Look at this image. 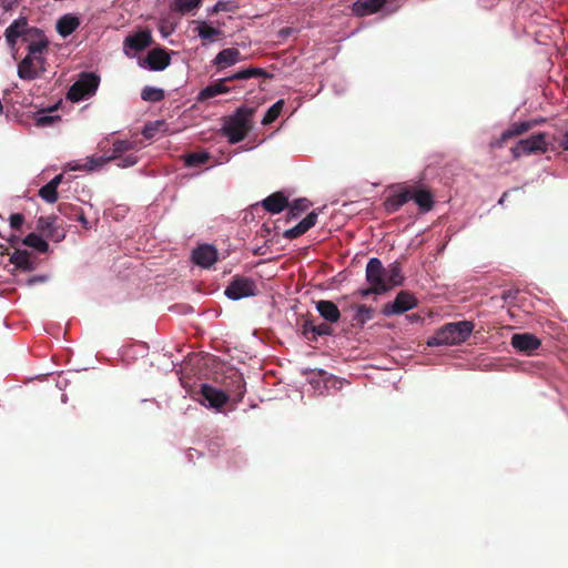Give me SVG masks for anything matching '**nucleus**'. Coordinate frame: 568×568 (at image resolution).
<instances>
[{
	"label": "nucleus",
	"instance_id": "f257e3e1",
	"mask_svg": "<svg viewBox=\"0 0 568 568\" xmlns=\"http://www.w3.org/2000/svg\"><path fill=\"white\" fill-rule=\"evenodd\" d=\"M256 108L241 106L230 115L223 125L224 135L232 144L243 141L253 128Z\"/></svg>",
	"mask_w": 568,
	"mask_h": 568
},
{
	"label": "nucleus",
	"instance_id": "f03ea898",
	"mask_svg": "<svg viewBox=\"0 0 568 568\" xmlns=\"http://www.w3.org/2000/svg\"><path fill=\"white\" fill-rule=\"evenodd\" d=\"M474 329V324L469 321L447 323L429 337V346L457 345L465 342Z\"/></svg>",
	"mask_w": 568,
	"mask_h": 568
},
{
	"label": "nucleus",
	"instance_id": "7ed1b4c3",
	"mask_svg": "<svg viewBox=\"0 0 568 568\" xmlns=\"http://www.w3.org/2000/svg\"><path fill=\"white\" fill-rule=\"evenodd\" d=\"M258 77L272 78V74L267 73L264 69L256 68V67H250V68L240 70V71L233 73L232 75L226 77L224 79H220L215 83H212V84L207 85L206 88H204L199 94V100L204 101V100L214 98L217 94L227 93L230 91V88L225 85L226 82L235 81V80H247L251 78H258Z\"/></svg>",
	"mask_w": 568,
	"mask_h": 568
},
{
	"label": "nucleus",
	"instance_id": "20e7f679",
	"mask_svg": "<svg viewBox=\"0 0 568 568\" xmlns=\"http://www.w3.org/2000/svg\"><path fill=\"white\" fill-rule=\"evenodd\" d=\"M4 37L9 47L14 50L19 38L29 45L43 37V31L37 27H30L28 19L20 17L6 29Z\"/></svg>",
	"mask_w": 568,
	"mask_h": 568
},
{
	"label": "nucleus",
	"instance_id": "39448f33",
	"mask_svg": "<svg viewBox=\"0 0 568 568\" xmlns=\"http://www.w3.org/2000/svg\"><path fill=\"white\" fill-rule=\"evenodd\" d=\"M366 281L369 283V287L363 291V295L369 294H383L390 290V285L386 282V268L377 257H372L367 262Z\"/></svg>",
	"mask_w": 568,
	"mask_h": 568
},
{
	"label": "nucleus",
	"instance_id": "423d86ee",
	"mask_svg": "<svg viewBox=\"0 0 568 568\" xmlns=\"http://www.w3.org/2000/svg\"><path fill=\"white\" fill-rule=\"evenodd\" d=\"M100 78L92 72H83L80 78L70 87L67 98L72 102H79L95 93Z\"/></svg>",
	"mask_w": 568,
	"mask_h": 568
},
{
	"label": "nucleus",
	"instance_id": "0eeeda50",
	"mask_svg": "<svg viewBox=\"0 0 568 568\" xmlns=\"http://www.w3.org/2000/svg\"><path fill=\"white\" fill-rule=\"evenodd\" d=\"M547 133L538 132L529 138L521 139L514 148L511 154L514 159H519L523 154L546 153L548 151Z\"/></svg>",
	"mask_w": 568,
	"mask_h": 568
},
{
	"label": "nucleus",
	"instance_id": "6e6552de",
	"mask_svg": "<svg viewBox=\"0 0 568 568\" xmlns=\"http://www.w3.org/2000/svg\"><path fill=\"white\" fill-rule=\"evenodd\" d=\"M224 293L229 298L234 301L254 296L256 294V283L250 277L235 275L226 286Z\"/></svg>",
	"mask_w": 568,
	"mask_h": 568
},
{
	"label": "nucleus",
	"instance_id": "1a4fd4ad",
	"mask_svg": "<svg viewBox=\"0 0 568 568\" xmlns=\"http://www.w3.org/2000/svg\"><path fill=\"white\" fill-rule=\"evenodd\" d=\"M416 305H417V300L412 293H409L407 291H400L396 295L394 302L386 303L383 306L382 313L385 316L403 314L406 311L414 308Z\"/></svg>",
	"mask_w": 568,
	"mask_h": 568
},
{
	"label": "nucleus",
	"instance_id": "9d476101",
	"mask_svg": "<svg viewBox=\"0 0 568 568\" xmlns=\"http://www.w3.org/2000/svg\"><path fill=\"white\" fill-rule=\"evenodd\" d=\"M44 58L26 55L18 64V75L22 80H34L44 71Z\"/></svg>",
	"mask_w": 568,
	"mask_h": 568
},
{
	"label": "nucleus",
	"instance_id": "9b49d317",
	"mask_svg": "<svg viewBox=\"0 0 568 568\" xmlns=\"http://www.w3.org/2000/svg\"><path fill=\"white\" fill-rule=\"evenodd\" d=\"M131 149H133V142H130L128 140H116L113 143L111 155L90 158L85 163L84 168L88 169L89 171H93L110 161H115L116 159H120V156L123 155V153L130 151Z\"/></svg>",
	"mask_w": 568,
	"mask_h": 568
},
{
	"label": "nucleus",
	"instance_id": "f8f14e48",
	"mask_svg": "<svg viewBox=\"0 0 568 568\" xmlns=\"http://www.w3.org/2000/svg\"><path fill=\"white\" fill-rule=\"evenodd\" d=\"M409 201V187L398 184L395 191L384 200L383 207L388 214H393Z\"/></svg>",
	"mask_w": 568,
	"mask_h": 568
},
{
	"label": "nucleus",
	"instance_id": "ddd939ff",
	"mask_svg": "<svg viewBox=\"0 0 568 568\" xmlns=\"http://www.w3.org/2000/svg\"><path fill=\"white\" fill-rule=\"evenodd\" d=\"M510 344L518 352L531 355L536 349L539 348L541 342L532 334L523 333L514 334Z\"/></svg>",
	"mask_w": 568,
	"mask_h": 568
},
{
	"label": "nucleus",
	"instance_id": "4468645a",
	"mask_svg": "<svg viewBox=\"0 0 568 568\" xmlns=\"http://www.w3.org/2000/svg\"><path fill=\"white\" fill-rule=\"evenodd\" d=\"M217 250L210 244H202L192 252V261L204 268L211 267L217 261Z\"/></svg>",
	"mask_w": 568,
	"mask_h": 568
},
{
	"label": "nucleus",
	"instance_id": "2eb2a0df",
	"mask_svg": "<svg viewBox=\"0 0 568 568\" xmlns=\"http://www.w3.org/2000/svg\"><path fill=\"white\" fill-rule=\"evenodd\" d=\"M201 395L209 403V406L212 408H221L223 407L230 399V396L226 392L216 389L215 387L203 384L201 386Z\"/></svg>",
	"mask_w": 568,
	"mask_h": 568
},
{
	"label": "nucleus",
	"instance_id": "dca6fc26",
	"mask_svg": "<svg viewBox=\"0 0 568 568\" xmlns=\"http://www.w3.org/2000/svg\"><path fill=\"white\" fill-rule=\"evenodd\" d=\"M408 187L410 200L418 205L422 212H429L435 203L433 193L429 190L417 185H410Z\"/></svg>",
	"mask_w": 568,
	"mask_h": 568
},
{
	"label": "nucleus",
	"instance_id": "f3484780",
	"mask_svg": "<svg viewBox=\"0 0 568 568\" xmlns=\"http://www.w3.org/2000/svg\"><path fill=\"white\" fill-rule=\"evenodd\" d=\"M171 58L169 53L161 48H155L149 51L145 57V63L153 71H162L169 67Z\"/></svg>",
	"mask_w": 568,
	"mask_h": 568
},
{
	"label": "nucleus",
	"instance_id": "a211bd4d",
	"mask_svg": "<svg viewBox=\"0 0 568 568\" xmlns=\"http://www.w3.org/2000/svg\"><path fill=\"white\" fill-rule=\"evenodd\" d=\"M152 43V34L150 30H141L124 39V47H129L134 51H142Z\"/></svg>",
	"mask_w": 568,
	"mask_h": 568
},
{
	"label": "nucleus",
	"instance_id": "6ab92c4d",
	"mask_svg": "<svg viewBox=\"0 0 568 568\" xmlns=\"http://www.w3.org/2000/svg\"><path fill=\"white\" fill-rule=\"evenodd\" d=\"M242 55L239 49L236 48H227L220 51L214 58L213 62L220 69H224L231 67L239 61H241Z\"/></svg>",
	"mask_w": 568,
	"mask_h": 568
},
{
	"label": "nucleus",
	"instance_id": "aec40b11",
	"mask_svg": "<svg viewBox=\"0 0 568 568\" xmlns=\"http://www.w3.org/2000/svg\"><path fill=\"white\" fill-rule=\"evenodd\" d=\"M263 207L272 213H281L288 206V200L282 192H275L262 201Z\"/></svg>",
	"mask_w": 568,
	"mask_h": 568
},
{
	"label": "nucleus",
	"instance_id": "412c9836",
	"mask_svg": "<svg viewBox=\"0 0 568 568\" xmlns=\"http://www.w3.org/2000/svg\"><path fill=\"white\" fill-rule=\"evenodd\" d=\"M316 310L320 315L329 323H336L341 317L337 305L332 301L321 300L316 302Z\"/></svg>",
	"mask_w": 568,
	"mask_h": 568
},
{
	"label": "nucleus",
	"instance_id": "4be33fe9",
	"mask_svg": "<svg viewBox=\"0 0 568 568\" xmlns=\"http://www.w3.org/2000/svg\"><path fill=\"white\" fill-rule=\"evenodd\" d=\"M58 211L70 220L79 221L85 229H89V221L84 215L83 210L71 203H60Z\"/></svg>",
	"mask_w": 568,
	"mask_h": 568
},
{
	"label": "nucleus",
	"instance_id": "5701e85b",
	"mask_svg": "<svg viewBox=\"0 0 568 568\" xmlns=\"http://www.w3.org/2000/svg\"><path fill=\"white\" fill-rule=\"evenodd\" d=\"M227 395L230 398H232L235 403H239L243 399L246 387H245V381L241 374L235 373L231 382L227 384Z\"/></svg>",
	"mask_w": 568,
	"mask_h": 568
},
{
	"label": "nucleus",
	"instance_id": "b1692460",
	"mask_svg": "<svg viewBox=\"0 0 568 568\" xmlns=\"http://www.w3.org/2000/svg\"><path fill=\"white\" fill-rule=\"evenodd\" d=\"M79 26V18L71 14H65L58 20L57 31L61 37L65 38L73 33Z\"/></svg>",
	"mask_w": 568,
	"mask_h": 568
},
{
	"label": "nucleus",
	"instance_id": "393cba45",
	"mask_svg": "<svg viewBox=\"0 0 568 568\" xmlns=\"http://www.w3.org/2000/svg\"><path fill=\"white\" fill-rule=\"evenodd\" d=\"M386 0H358L354 3V11L358 16H367L383 8Z\"/></svg>",
	"mask_w": 568,
	"mask_h": 568
},
{
	"label": "nucleus",
	"instance_id": "a878e982",
	"mask_svg": "<svg viewBox=\"0 0 568 568\" xmlns=\"http://www.w3.org/2000/svg\"><path fill=\"white\" fill-rule=\"evenodd\" d=\"M536 121H524V122H517L513 123L510 128H508L506 131L501 133L500 141L506 142L507 140L521 135L526 132H528L530 129L534 128L536 124Z\"/></svg>",
	"mask_w": 568,
	"mask_h": 568
},
{
	"label": "nucleus",
	"instance_id": "bb28decb",
	"mask_svg": "<svg viewBox=\"0 0 568 568\" xmlns=\"http://www.w3.org/2000/svg\"><path fill=\"white\" fill-rule=\"evenodd\" d=\"M10 262L22 271H32L34 268L30 253L26 250H16L10 256Z\"/></svg>",
	"mask_w": 568,
	"mask_h": 568
},
{
	"label": "nucleus",
	"instance_id": "cd10ccee",
	"mask_svg": "<svg viewBox=\"0 0 568 568\" xmlns=\"http://www.w3.org/2000/svg\"><path fill=\"white\" fill-rule=\"evenodd\" d=\"M57 216H40L37 221V230L49 239L55 237Z\"/></svg>",
	"mask_w": 568,
	"mask_h": 568
},
{
	"label": "nucleus",
	"instance_id": "c85d7f7f",
	"mask_svg": "<svg viewBox=\"0 0 568 568\" xmlns=\"http://www.w3.org/2000/svg\"><path fill=\"white\" fill-rule=\"evenodd\" d=\"M386 282L390 285V288L403 284L404 275L399 262L396 261L386 268Z\"/></svg>",
	"mask_w": 568,
	"mask_h": 568
},
{
	"label": "nucleus",
	"instance_id": "c756f323",
	"mask_svg": "<svg viewBox=\"0 0 568 568\" xmlns=\"http://www.w3.org/2000/svg\"><path fill=\"white\" fill-rule=\"evenodd\" d=\"M311 202L307 199H297L288 204L287 217L288 220L297 219L302 213L307 211L311 206Z\"/></svg>",
	"mask_w": 568,
	"mask_h": 568
},
{
	"label": "nucleus",
	"instance_id": "7c9ffc66",
	"mask_svg": "<svg viewBox=\"0 0 568 568\" xmlns=\"http://www.w3.org/2000/svg\"><path fill=\"white\" fill-rule=\"evenodd\" d=\"M22 243L26 246L32 247L37 250L40 253H47L49 251V244L47 241H44L40 235L36 233L28 234L23 240Z\"/></svg>",
	"mask_w": 568,
	"mask_h": 568
},
{
	"label": "nucleus",
	"instance_id": "2f4dec72",
	"mask_svg": "<svg viewBox=\"0 0 568 568\" xmlns=\"http://www.w3.org/2000/svg\"><path fill=\"white\" fill-rule=\"evenodd\" d=\"M168 124L164 120H156L145 124L142 134L145 139H152L160 131H166Z\"/></svg>",
	"mask_w": 568,
	"mask_h": 568
},
{
	"label": "nucleus",
	"instance_id": "473e14b6",
	"mask_svg": "<svg viewBox=\"0 0 568 568\" xmlns=\"http://www.w3.org/2000/svg\"><path fill=\"white\" fill-rule=\"evenodd\" d=\"M203 0H174L172 9L182 14L187 13L201 6Z\"/></svg>",
	"mask_w": 568,
	"mask_h": 568
},
{
	"label": "nucleus",
	"instance_id": "72a5a7b5",
	"mask_svg": "<svg viewBox=\"0 0 568 568\" xmlns=\"http://www.w3.org/2000/svg\"><path fill=\"white\" fill-rule=\"evenodd\" d=\"M49 40L43 33L34 43L28 45V54L31 57H42V53L48 51Z\"/></svg>",
	"mask_w": 568,
	"mask_h": 568
},
{
	"label": "nucleus",
	"instance_id": "f704fd0d",
	"mask_svg": "<svg viewBox=\"0 0 568 568\" xmlns=\"http://www.w3.org/2000/svg\"><path fill=\"white\" fill-rule=\"evenodd\" d=\"M283 105H284V101L278 100L272 106H270L262 119V124L263 125L272 124L280 116Z\"/></svg>",
	"mask_w": 568,
	"mask_h": 568
},
{
	"label": "nucleus",
	"instance_id": "c9c22d12",
	"mask_svg": "<svg viewBox=\"0 0 568 568\" xmlns=\"http://www.w3.org/2000/svg\"><path fill=\"white\" fill-rule=\"evenodd\" d=\"M164 97V90L154 87H145L141 93V98L148 102H160Z\"/></svg>",
	"mask_w": 568,
	"mask_h": 568
},
{
	"label": "nucleus",
	"instance_id": "e433bc0d",
	"mask_svg": "<svg viewBox=\"0 0 568 568\" xmlns=\"http://www.w3.org/2000/svg\"><path fill=\"white\" fill-rule=\"evenodd\" d=\"M39 196L48 203H55L59 199L57 187L50 182L39 190Z\"/></svg>",
	"mask_w": 568,
	"mask_h": 568
},
{
	"label": "nucleus",
	"instance_id": "4c0bfd02",
	"mask_svg": "<svg viewBox=\"0 0 568 568\" xmlns=\"http://www.w3.org/2000/svg\"><path fill=\"white\" fill-rule=\"evenodd\" d=\"M210 159L206 152H192L185 156V164L187 166H199L205 164Z\"/></svg>",
	"mask_w": 568,
	"mask_h": 568
},
{
	"label": "nucleus",
	"instance_id": "58836bf2",
	"mask_svg": "<svg viewBox=\"0 0 568 568\" xmlns=\"http://www.w3.org/2000/svg\"><path fill=\"white\" fill-rule=\"evenodd\" d=\"M374 311L371 306H367L365 304L358 305L356 310V314L354 316V320L359 323L364 324L367 321L373 318Z\"/></svg>",
	"mask_w": 568,
	"mask_h": 568
},
{
	"label": "nucleus",
	"instance_id": "ea45409f",
	"mask_svg": "<svg viewBox=\"0 0 568 568\" xmlns=\"http://www.w3.org/2000/svg\"><path fill=\"white\" fill-rule=\"evenodd\" d=\"M221 31L214 27H211L206 24L205 22H202L197 27V34L203 40H213L216 36H219Z\"/></svg>",
	"mask_w": 568,
	"mask_h": 568
},
{
	"label": "nucleus",
	"instance_id": "a19ab883",
	"mask_svg": "<svg viewBox=\"0 0 568 568\" xmlns=\"http://www.w3.org/2000/svg\"><path fill=\"white\" fill-rule=\"evenodd\" d=\"M318 214L316 211H312L304 217L298 226L302 230L303 234H305L310 229H312L316 222H317Z\"/></svg>",
	"mask_w": 568,
	"mask_h": 568
},
{
	"label": "nucleus",
	"instance_id": "79ce46f5",
	"mask_svg": "<svg viewBox=\"0 0 568 568\" xmlns=\"http://www.w3.org/2000/svg\"><path fill=\"white\" fill-rule=\"evenodd\" d=\"M57 121H60L59 115H49V114H45L44 112H39L38 115L36 116V125L37 126H42V128L49 126Z\"/></svg>",
	"mask_w": 568,
	"mask_h": 568
},
{
	"label": "nucleus",
	"instance_id": "37998d69",
	"mask_svg": "<svg viewBox=\"0 0 568 568\" xmlns=\"http://www.w3.org/2000/svg\"><path fill=\"white\" fill-rule=\"evenodd\" d=\"M115 161H118L116 165L119 168L125 169L135 165L139 161V158L135 154L131 153L125 156L121 155L120 159H116Z\"/></svg>",
	"mask_w": 568,
	"mask_h": 568
},
{
	"label": "nucleus",
	"instance_id": "c03bdc74",
	"mask_svg": "<svg viewBox=\"0 0 568 568\" xmlns=\"http://www.w3.org/2000/svg\"><path fill=\"white\" fill-rule=\"evenodd\" d=\"M316 325L312 321H306L303 324V334L304 336L312 342L316 341Z\"/></svg>",
	"mask_w": 568,
	"mask_h": 568
},
{
	"label": "nucleus",
	"instance_id": "a18cd8bd",
	"mask_svg": "<svg viewBox=\"0 0 568 568\" xmlns=\"http://www.w3.org/2000/svg\"><path fill=\"white\" fill-rule=\"evenodd\" d=\"M10 227L13 230H20L24 223V216L21 213H13L9 217Z\"/></svg>",
	"mask_w": 568,
	"mask_h": 568
},
{
	"label": "nucleus",
	"instance_id": "49530a36",
	"mask_svg": "<svg viewBox=\"0 0 568 568\" xmlns=\"http://www.w3.org/2000/svg\"><path fill=\"white\" fill-rule=\"evenodd\" d=\"M315 333H316V337L317 336H328V335L333 334V328L327 323H321V324L316 325Z\"/></svg>",
	"mask_w": 568,
	"mask_h": 568
},
{
	"label": "nucleus",
	"instance_id": "de8ad7c7",
	"mask_svg": "<svg viewBox=\"0 0 568 568\" xmlns=\"http://www.w3.org/2000/svg\"><path fill=\"white\" fill-rule=\"evenodd\" d=\"M301 235H303L302 230L300 229L298 224H296L294 227L286 230L283 233V236L288 240L297 239Z\"/></svg>",
	"mask_w": 568,
	"mask_h": 568
},
{
	"label": "nucleus",
	"instance_id": "09e8293b",
	"mask_svg": "<svg viewBox=\"0 0 568 568\" xmlns=\"http://www.w3.org/2000/svg\"><path fill=\"white\" fill-rule=\"evenodd\" d=\"M229 10V3L224 1H217L215 6L212 8V13H217L221 11H227Z\"/></svg>",
	"mask_w": 568,
	"mask_h": 568
},
{
	"label": "nucleus",
	"instance_id": "8fccbe9b",
	"mask_svg": "<svg viewBox=\"0 0 568 568\" xmlns=\"http://www.w3.org/2000/svg\"><path fill=\"white\" fill-rule=\"evenodd\" d=\"M559 145L565 150L568 151V130L562 135Z\"/></svg>",
	"mask_w": 568,
	"mask_h": 568
},
{
	"label": "nucleus",
	"instance_id": "3c124183",
	"mask_svg": "<svg viewBox=\"0 0 568 568\" xmlns=\"http://www.w3.org/2000/svg\"><path fill=\"white\" fill-rule=\"evenodd\" d=\"M62 180H63V174H58V175H55V176L50 181V183H51V184H53V185L58 189V186L61 184Z\"/></svg>",
	"mask_w": 568,
	"mask_h": 568
},
{
	"label": "nucleus",
	"instance_id": "603ef678",
	"mask_svg": "<svg viewBox=\"0 0 568 568\" xmlns=\"http://www.w3.org/2000/svg\"><path fill=\"white\" fill-rule=\"evenodd\" d=\"M44 278L43 277H32L28 281V283L31 285L36 282H40V281H43Z\"/></svg>",
	"mask_w": 568,
	"mask_h": 568
},
{
	"label": "nucleus",
	"instance_id": "864d4df0",
	"mask_svg": "<svg viewBox=\"0 0 568 568\" xmlns=\"http://www.w3.org/2000/svg\"><path fill=\"white\" fill-rule=\"evenodd\" d=\"M507 196V193H504L501 199L499 200V203L501 204L503 202H505V197Z\"/></svg>",
	"mask_w": 568,
	"mask_h": 568
}]
</instances>
